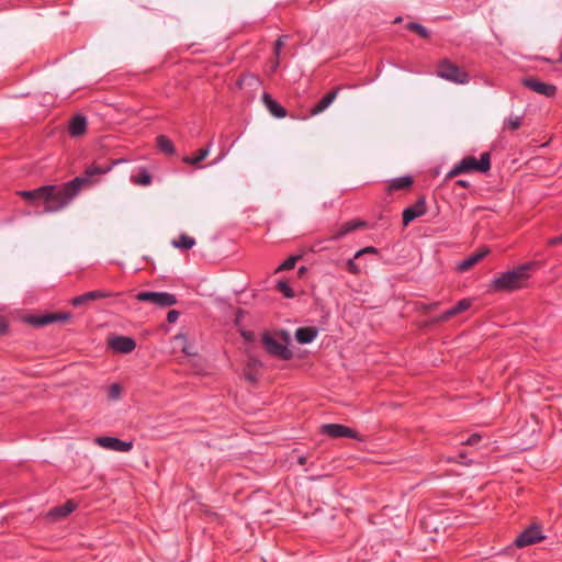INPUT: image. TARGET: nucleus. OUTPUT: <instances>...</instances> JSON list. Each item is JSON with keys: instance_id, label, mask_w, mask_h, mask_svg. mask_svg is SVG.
Masks as SVG:
<instances>
[{"instance_id": "nucleus-1", "label": "nucleus", "mask_w": 562, "mask_h": 562, "mask_svg": "<svg viewBox=\"0 0 562 562\" xmlns=\"http://www.w3.org/2000/svg\"><path fill=\"white\" fill-rule=\"evenodd\" d=\"M86 178H74L61 184H47L49 188L44 194V212L56 213L68 206L75 196L80 192Z\"/></svg>"}, {"instance_id": "nucleus-2", "label": "nucleus", "mask_w": 562, "mask_h": 562, "mask_svg": "<svg viewBox=\"0 0 562 562\" xmlns=\"http://www.w3.org/2000/svg\"><path fill=\"white\" fill-rule=\"evenodd\" d=\"M532 267L533 263L528 262L495 276L491 281L490 290L493 292H513L522 289L530 278Z\"/></svg>"}, {"instance_id": "nucleus-3", "label": "nucleus", "mask_w": 562, "mask_h": 562, "mask_svg": "<svg viewBox=\"0 0 562 562\" xmlns=\"http://www.w3.org/2000/svg\"><path fill=\"white\" fill-rule=\"evenodd\" d=\"M491 169V155L483 153L480 159L473 156L464 157L460 162L456 164L453 168L448 172L447 178H454L462 173L477 171L486 173Z\"/></svg>"}, {"instance_id": "nucleus-4", "label": "nucleus", "mask_w": 562, "mask_h": 562, "mask_svg": "<svg viewBox=\"0 0 562 562\" xmlns=\"http://www.w3.org/2000/svg\"><path fill=\"white\" fill-rule=\"evenodd\" d=\"M437 76L457 85H467L470 82L469 74L449 59H442L439 61Z\"/></svg>"}, {"instance_id": "nucleus-5", "label": "nucleus", "mask_w": 562, "mask_h": 562, "mask_svg": "<svg viewBox=\"0 0 562 562\" xmlns=\"http://www.w3.org/2000/svg\"><path fill=\"white\" fill-rule=\"evenodd\" d=\"M136 299L140 302H149L159 307H168L177 303L176 296L168 292L144 291L139 292Z\"/></svg>"}, {"instance_id": "nucleus-6", "label": "nucleus", "mask_w": 562, "mask_h": 562, "mask_svg": "<svg viewBox=\"0 0 562 562\" xmlns=\"http://www.w3.org/2000/svg\"><path fill=\"white\" fill-rule=\"evenodd\" d=\"M546 537L542 535L541 528L537 525H531L524 529L515 539V544L518 548H525L537 542H540Z\"/></svg>"}, {"instance_id": "nucleus-7", "label": "nucleus", "mask_w": 562, "mask_h": 562, "mask_svg": "<svg viewBox=\"0 0 562 562\" xmlns=\"http://www.w3.org/2000/svg\"><path fill=\"white\" fill-rule=\"evenodd\" d=\"M521 85L529 90L547 98H553L557 93V87L554 85L543 82L536 77L522 78Z\"/></svg>"}, {"instance_id": "nucleus-8", "label": "nucleus", "mask_w": 562, "mask_h": 562, "mask_svg": "<svg viewBox=\"0 0 562 562\" xmlns=\"http://www.w3.org/2000/svg\"><path fill=\"white\" fill-rule=\"evenodd\" d=\"M262 342L270 355L282 360H289L292 358V351L285 345L273 338L270 334H263Z\"/></svg>"}, {"instance_id": "nucleus-9", "label": "nucleus", "mask_w": 562, "mask_h": 562, "mask_svg": "<svg viewBox=\"0 0 562 562\" xmlns=\"http://www.w3.org/2000/svg\"><path fill=\"white\" fill-rule=\"evenodd\" d=\"M321 432L330 438H358V432L356 430L341 424H324L321 427Z\"/></svg>"}, {"instance_id": "nucleus-10", "label": "nucleus", "mask_w": 562, "mask_h": 562, "mask_svg": "<svg viewBox=\"0 0 562 562\" xmlns=\"http://www.w3.org/2000/svg\"><path fill=\"white\" fill-rule=\"evenodd\" d=\"M94 441L98 446L112 451L128 452L133 448L132 441H123L116 437H97Z\"/></svg>"}, {"instance_id": "nucleus-11", "label": "nucleus", "mask_w": 562, "mask_h": 562, "mask_svg": "<svg viewBox=\"0 0 562 562\" xmlns=\"http://www.w3.org/2000/svg\"><path fill=\"white\" fill-rule=\"evenodd\" d=\"M427 211L425 196H419L417 201L406 207L402 214L403 225L407 226L411 222L417 217L423 216Z\"/></svg>"}, {"instance_id": "nucleus-12", "label": "nucleus", "mask_w": 562, "mask_h": 562, "mask_svg": "<svg viewBox=\"0 0 562 562\" xmlns=\"http://www.w3.org/2000/svg\"><path fill=\"white\" fill-rule=\"evenodd\" d=\"M109 347L117 353H131L136 348V341L127 336H115L109 340Z\"/></svg>"}, {"instance_id": "nucleus-13", "label": "nucleus", "mask_w": 562, "mask_h": 562, "mask_svg": "<svg viewBox=\"0 0 562 562\" xmlns=\"http://www.w3.org/2000/svg\"><path fill=\"white\" fill-rule=\"evenodd\" d=\"M70 313H48L44 315H34L29 318V323L35 326H45L56 322H65L70 318Z\"/></svg>"}, {"instance_id": "nucleus-14", "label": "nucleus", "mask_w": 562, "mask_h": 562, "mask_svg": "<svg viewBox=\"0 0 562 562\" xmlns=\"http://www.w3.org/2000/svg\"><path fill=\"white\" fill-rule=\"evenodd\" d=\"M126 159L120 158L112 161L111 165L102 167L97 164H92L88 166L85 170V176H81L80 178H86L83 186L90 182V179L97 175H104L112 170L114 166H117L120 164L126 162Z\"/></svg>"}, {"instance_id": "nucleus-15", "label": "nucleus", "mask_w": 562, "mask_h": 562, "mask_svg": "<svg viewBox=\"0 0 562 562\" xmlns=\"http://www.w3.org/2000/svg\"><path fill=\"white\" fill-rule=\"evenodd\" d=\"M111 296V293L102 291V290H94L86 292L81 295L75 296L71 299L70 303L72 306L78 307L83 304H87L91 301L101 300Z\"/></svg>"}, {"instance_id": "nucleus-16", "label": "nucleus", "mask_w": 562, "mask_h": 562, "mask_svg": "<svg viewBox=\"0 0 562 562\" xmlns=\"http://www.w3.org/2000/svg\"><path fill=\"white\" fill-rule=\"evenodd\" d=\"M262 102L272 116L278 119H283L286 116L285 108L272 99L268 92H263Z\"/></svg>"}, {"instance_id": "nucleus-17", "label": "nucleus", "mask_w": 562, "mask_h": 562, "mask_svg": "<svg viewBox=\"0 0 562 562\" xmlns=\"http://www.w3.org/2000/svg\"><path fill=\"white\" fill-rule=\"evenodd\" d=\"M490 252L488 248H481L480 250L471 254L463 260H461L457 268L459 271L463 272L471 269L474 265L481 261L487 254Z\"/></svg>"}, {"instance_id": "nucleus-18", "label": "nucleus", "mask_w": 562, "mask_h": 562, "mask_svg": "<svg viewBox=\"0 0 562 562\" xmlns=\"http://www.w3.org/2000/svg\"><path fill=\"white\" fill-rule=\"evenodd\" d=\"M87 131V117L76 114L69 122L68 132L72 137L81 136Z\"/></svg>"}, {"instance_id": "nucleus-19", "label": "nucleus", "mask_w": 562, "mask_h": 562, "mask_svg": "<svg viewBox=\"0 0 562 562\" xmlns=\"http://www.w3.org/2000/svg\"><path fill=\"white\" fill-rule=\"evenodd\" d=\"M414 180L411 176L393 178L389 181L386 192L392 194L395 191L407 190L412 187Z\"/></svg>"}, {"instance_id": "nucleus-20", "label": "nucleus", "mask_w": 562, "mask_h": 562, "mask_svg": "<svg viewBox=\"0 0 562 562\" xmlns=\"http://www.w3.org/2000/svg\"><path fill=\"white\" fill-rule=\"evenodd\" d=\"M339 88L326 93L312 109L311 115H318L324 112L337 98Z\"/></svg>"}, {"instance_id": "nucleus-21", "label": "nucleus", "mask_w": 562, "mask_h": 562, "mask_svg": "<svg viewBox=\"0 0 562 562\" xmlns=\"http://www.w3.org/2000/svg\"><path fill=\"white\" fill-rule=\"evenodd\" d=\"M77 505L74 501L68 499L65 504L56 506L48 512V517L60 519L67 517L76 509Z\"/></svg>"}, {"instance_id": "nucleus-22", "label": "nucleus", "mask_w": 562, "mask_h": 562, "mask_svg": "<svg viewBox=\"0 0 562 562\" xmlns=\"http://www.w3.org/2000/svg\"><path fill=\"white\" fill-rule=\"evenodd\" d=\"M49 188H44V186L40 187V188H36L34 190H21V191H18L16 194L26 200L27 202L34 204L38 201H43L44 202V194H45V191H47Z\"/></svg>"}, {"instance_id": "nucleus-23", "label": "nucleus", "mask_w": 562, "mask_h": 562, "mask_svg": "<svg viewBox=\"0 0 562 562\" xmlns=\"http://www.w3.org/2000/svg\"><path fill=\"white\" fill-rule=\"evenodd\" d=\"M471 305L470 300L463 299L460 300L456 305L446 310L439 317L440 321H447L464 311H467Z\"/></svg>"}, {"instance_id": "nucleus-24", "label": "nucleus", "mask_w": 562, "mask_h": 562, "mask_svg": "<svg viewBox=\"0 0 562 562\" xmlns=\"http://www.w3.org/2000/svg\"><path fill=\"white\" fill-rule=\"evenodd\" d=\"M318 335V329L315 327H299L295 330V338L300 344H310Z\"/></svg>"}, {"instance_id": "nucleus-25", "label": "nucleus", "mask_w": 562, "mask_h": 562, "mask_svg": "<svg viewBox=\"0 0 562 562\" xmlns=\"http://www.w3.org/2000/svg\"><path fill=\"white\" fill-rule=\"evenodd\" d=\"M364 225H366V223L362 221H349V222L342 224L340 226V228L338 229V232L336 234H334L329 239L337 240V239L346 236L347 234H349L360 227H363Z\"/></svg>"}, {"instance_id": "nucleus-26", "label": "nucleus", "mask_w": 562, "mask_h": 562, "mask_svg": "<svg viewBox=\"0 0 562 562\" xmlns=\"http://www.w3.org/2000/svg\"><path fill=\"white\" fill-rule=\"evenodd\" d=\"M131 181L134 184L147 187V186L151 184L153 176L146 167H140V168H138V171L136 175L131 176Z\"/></svg>"}, {"instance_id": "nucleus-27", "label": "nucleus", "mask_w": 562, "mask_h": 562, "mask_svg": "<svg viewBox=\"0 0 562 562\" xmlns=\"http://www.w3.org/2000/svg\"><path fill=\"white\" fill-rule=\"evenodd\" d=\"M157 147L160 151L165 153L168 156H172L176 154V148L173 143L166 136L159 135L156 138Z\"/></svg>"}, {"instance_id": "nucleus-28", "label": "nucleus", "mask_w": 562, "mask_h": 562, "mask_svg": "<svg viewBox=\"0 0 562 562\" xmlns=\"http://www.w3.org/2000/svg\"><path fill=\"white\" fill-rule=\"evenodd\" d=\"M171 244L175 248L188 250L195 245V239L186 234H181L177 239H173Z\"/></svg>"}, {"instance_id": "nucleus-29", "label": "nucleus", "mask_w": 562, "mask_h": 562, "mask_svg": "<svg viewBox=\"0 0 562 562\" xmlns=\"http://www.w3.org/2000/svg\"><path fill=\"white\" fill-rule=\"evenodd\" d=\"M210 146L211 145L206 146L205 148L200 149L194 157L184 156L182 158V161L188 165H193V166L199 165L202 160H204L207 157V155L210 153Z\"/></svg>"}, {"instance_id": "nucleus-30", "label": "nucleus", "mask_w": 562, "mask_h": 562, "mask_svg": "<svg viewBox=\"0 0 562 562\" xmlns=\"http://www.w3.org/2000/svg\"><path fill=\"white\" fill-rule=\"evenodd\" d=\"M407 29L412 32L417 33L423 38H428L430 35L429 31L417 22H409L407 24Z\"/></svg>"}, {"instance_id": "nucleus-31", "label": "nucleus", "mask_w": 562, "mask_h": 562, "mask_svg": "<svg viewBox=\"0 0 562 562\" xmlns=\"http://www.w3.org/2000/svg\"><path fill=\"white\" fill-rule=\"evenodd\" d=\"M521 125V116H510L504 122V128L516 131Z\"/></svg>"}, {"instance_id": "nucleus-32", "label": "nucleus", "mask_w": 562, "mask_h": 562, "mask_svg": "<svg viewBox=\"0 0 562 562\" xmlns=\"http://www.w3.org/2000/svg\"><path fill=\"white\" fill-rule=\"evenodd\" d=\"M277 289L288 299H291L294 296V291L289 285L288 282L280 280L277 284Z\"/></svg>"}, {"instance_id": "nucleus-33", "label": "nucleus", "mask_w": 562, "mask_h": 562, "mask_svg": "<svg viewBox=\"0 0 562 562\" xmlns=\"http://www.w3.org/2000/svg\"><path fill=\"white\" fill-rule=\"evenodd\" d=\"M297 261V257L295 256H292V257H289L286 258L279 267H278V271H281V270H290V269H293L295 263Z\"/></svg>"}, {"instance_id": "nucleus-34", "label": "nucleus", "mask_w": 562, "mask_h": 562, "mask_svg": "<svg viewBox=\"0 0 562 562\" xmlns=\"http://www.w3.org/2000/svg\"><path fill=\"white\" fill-rule=\"evenodd\" d=\"M286 38H288V35H282L274 43L273 55H274V57H277V59H280L281 48L284 45V41Z\"/></svg>"}, {"instance_id": "nucleus-35", "label": "nucleus", "mask_w": 562, "mask_h": 562, "mask_svg": "<svg viewBox=\"0 0 562 562\" xmlns=\"http://www.w3.org/2000/svg\"><path fill=\"white\" fill-rule=\"evenodd\" d=\"M108 396L110 400H119L121 396V386L117 383L112 384L109 387Z\"/></svg>"}, {"instance_id": "nucleus-36", "label": "nucleus", "mask_w": 562, "mask_h": 562, "mask_svg": "<svg viewBox=\"0 0 562 562\" xmlns=\"http://www.w3.org/2000/svg\"><path fill=\"white\" fill-rule=\"evenodd\" d=\"M356 259L357 258H352V259H349L347 261V269L349 272L353 273V274H357L361 271V268L358 263H356Z\"/></svg>"}, {"instance_id": "nucleus-37", "label": "nucleus", "mask_w": 562, "mask_h": 562, "mask_svg": "<svg viewBox=\"0 0 562 562\" xmlns=\"http://www.w3.org/2000/svg\"><path fill=\"white\" fill-rule=\"evenodd\" d=\"M364 254H378V249L371 246L364 247L356 252L355 258H360Z\"/></svg>"}, {"instance_id": "nucleus-38", "label": "nucleus", "mask_w": 562, "mask_h": 562, "mask_svg": "<svg viewBox=\"0 0 562 562\" xmlns=\"http://www.w3.org/2000/svg\"><path fill=\"white\" fill-rule=\"evenodd\" d=\"M481 440V436L479 434H473L468 439L462 441L464 445L474 446Z\"/></svg>"}, {"instance_id": "nucleus-39", "label": "nucleus", "mask_w": 562, "mask_h": 562, "mask_svg": "<svg viewBox=\"0 0 562 562\" xmlns=\"http://www.w3.org/2000/svg\"><path fill=\"white\" fill-rule=\"evenodd\" d=\"M179 315H180V314H179V312H178V311H176V310H170V311L168 312V314H167V321H168L169 323H175V322H177V321H178Z\"/></svg>"}, {"instance_id": "nucleus-40", "label": "nucleus", "mask_w": 562, "mask_h": 562, "mask_svg": "<svg viewBox=\"0 0 562 562\" xmlns=\"http://www.w3.org/2000/svg\"><path fill=\"white\" fill-rule=\"evenodd\" d=\"M456 184L462 188H468L470 186V183L465 180H458Z\"/></svg>"}, {"instance_id": "nucleus-41", "label": "nucleus", "mask_w": 562, "mask_h": 562, "mask_svg": "<svg viewBox=\"0 0 562 562\" xmlns=\"http://www.w3.org/2000/svg\"><path fill=\"white\" fill-rule=\"evenodd\" d=\"M8 329V325L4 322H0V334H4Z\"/></svg>"}, {"instance_id": "nucleus-42", "label": "nucleus", "mask_w": 562, "mask_h": 562, "mask_svg": "<svg viewBox=\"0 0 562 562\" xmlns=\"http://www.w3.org/2000/svg\"><path fill=\"white\" fill-rule=\"evenodd\" d=\"M279 64H280V59H277V57H274V61L272 64V70H276L279 67Z\"/></svg>"}, {"instance_id": "nucleus-43", "label": "nucleus", "mask_w": 562, "mask_h": 562, "mask_svg": "<svg viewBox=\"0 0 562 562\" xmlns=\"http://www.w3.org/2000/svg\"><path fill=\"white\" fill-rule=\"evenodd\" d=\"M562 243V234L552 240V244Z\"/></svg>"}, {"instance_id": "nucleus-44", "label": "nucleus", "mask_w": 562, "mask_h": 562, "mask_svg": "<svg viewBox=\"0 0 562 562\" xmlns=\"http://www.w3.org/2000/svg\"><path fill=\"white\" fill-rule=\"evenodd\" d=\"M247 379H248L249 381H251V382H254V381L256 380V379H255V376H254V375H251V374H247Z\"/></svg>"}]
</instances>
